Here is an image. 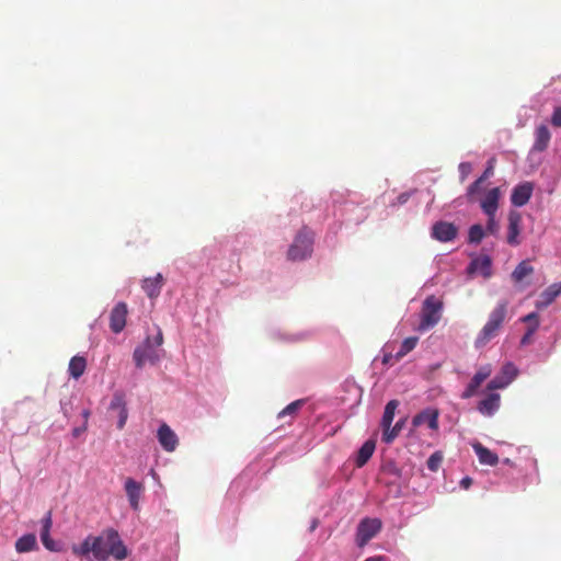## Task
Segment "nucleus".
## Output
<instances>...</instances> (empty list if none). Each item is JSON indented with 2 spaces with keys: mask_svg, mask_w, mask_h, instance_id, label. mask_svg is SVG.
<instances>
[{
  "mask_svg": "<svg viewBox=\"0 0 561 561\" xmlns=\"http://www.w3.org/2000/svg\"><path fill=\"white\" fill-rule=\"evenodd\" d=\"M128 551L122 541L118 533L108 528L100 536H95V559L99 561H106L110 557L115 560H124L127 558Z\"/></svg>",
  "mask_w": 561,
  "mask_h": 561,
  "instance_id": "1",
  "label": "nucleus"
},
{
  "mask_svg": "<svg viewBox=\"0 0 561 561\" xmlns=\"http://www.w3.org/2000/svg\"><path fill=\"white\" fill-rule=\"evenodd\" d=\"M507 307L506 300H501L490 312L488 321L478 333L474 346L481 348L485 346L491 340L499 335L503 324L507 320Z\"/></svg>",
  "mask_w": 561,
  "mask_h": 561,
  "instance_id": "2",
  "label": "nucleus"
},
{
  "mask_svg": "<svg viewBox=\"0 0 561 561\" xmlns=\"http://www.w3.org/2000/svg\"><path fill=\"white\" fill-rule=\"evenodd\" d=\"M444 304L434 295L425 298L421 310V321L417 327L419 331H427L434 328L442 318Z\"/></svg>",
  "mask_w": 561,
  "mask_h": 561,
  "instance_id": "3",
  "label": "nucleus"
},
{
  "mask_svg": "<svg viewBox=\"0 0 561 561\" xmlns=\"http://www.w3.org/2000/svg\"><path fill=\"white\" fill-rule=\"evenodd\" d=\"M312 233L307 229H302L298 232L293 244L288 249V259L291 261H300L310 256L312 252Z\"/></svg>",
  "mask_w": 561,
  "mask_h": 561,
  "instance_id": "4",
  "label": "nucleus"
},
{
  "mask_svg": "<svg viewBox=\"0 0 561 561\" xmlns=\"http://www.w3.org/2000/svg\"><path fill=\"white\" fill-rule=\"evenodd\" d=\"M382 527V523L379 518L366 517L362 519L357 526L356 531V543L359 548H363L373 539Z\"/></svg>",
  "mask_w": 561,
  "mask_h": 561,
  "instance_id": "5",
  "label": "nucleus"
},
{
  "mask_svg": "<svg viewBox=\"0 0 561 561\" xmlns=\"http://www.w3.org/2000/svg\"><path fill=\"white\" fill-rule=\"evenodd\" d=\"M457 227L447 221H437L432 227V237L440 242H449L457 237Z\"/></svg>",
  "mask_w": 561,
  "mask_h": 561,
  "instance_id": "6",
  "label": "nucleus"
},
{
  "mask_svg": "<svg viewBox=\"0 0 561 561\" xmlns=\"http://www.w3.org/2000/svg\"><path fill=\"white\" fill-rule=\"evenodd\" d=\"M127 313L128 310L125 302H118L114 306L110 314V328L114 333H119L124 330Z\"/></svg>",
  "mask_w": 561,
  "mask_h": 561,
  "instance_id": "7",
  "label": "nucleus"
},
{
  "mask_svg": "<svg viewBox=\"0 0 561 561\" xmlns=\"http://www.w3.org/2000/svg\"><path fill=\"white\" fill-rule=\"evenodd\" d=\"M134 360L138 368L144 367L147 362L154 363L158 360V354L154 347H152L151 342L147 339L146 343L141 346H138L134 351Z\"/></svg>",
  "mask_w": 561,
  "mask_h": 561,
  "instance_id": "8",
  "label": "nucleus"
},
{
  "mask_svg": "<svg viewBox=\"0 0 561 561\" xmlns=\"http://www.w3.org/2000/svg\"><path fill=\"white\" fill-rule=\"evenodd\" d=\"M110 409L112 411H117V413H118L117 427L119 430H122L125 426L127 417H128V411H127V407H126V400H125L124 392L116 391L113 394V398H112V401L110 404Z\"/></svg>",
  "mask_w": 561,
  "mask_h": 561,
  "instance_id": "9",
  "label": "nucleus"
},
{
  "mask_svg": "<svg viewBox=\"0 0 561 561\" xmlns=\"http://www.w3.org/2000/svg\"><path fill=\"white\" fill-rule=\"evenodd\" d=\"M534 185L530 182H524L514 187L511 202L514 206L522 207L526 205L533 194Z\"/></svg>",
  "mask_w": 561,
  "mask_h": 561,
  "instance_id": "10",
  "label": "nucleus"
},
{
  "mask_svg": "<svg viewBox=\"0 0 561 561\" xmlns=\"http://www.w3.org/2000/svg\"><path fill=\"white\" fill-rule=\"evenodd\" d=\"M158 440L165 451H174L179 444L178 436L165 423L158 430Z\"/></svg>",
  "mask_w": 561,
  "mask_h": 561,
  "instance_id": "11",
  "label": "nucleus"
},
{
  "mask_svg": "<svg viewBox=\"0 0 561 561\" xmlns=\"http://www.w3.org/2000/svg\"><path fill=\"white\" fill-rule=\"evenodd\" d=\"M501 405V396L495 392L488 393L477 407V410L484 416H492Z\"/></svg>",
  "mask_w": 561,
  "mask_h": 561,
  "instance_id": "12",
  "label": "nucleus"
},
{
  "mask_svg": "<svg viewBox=\"0 0 561 561\" xmlns=\"http://www.w3.org/2000/svg\"><path fill=\"white\" fill-rule=\"evenodd\" d=\"M125 491L131 508L137 511L139 508V501L144 491L142 483L134 480L133 478H127L125 481Z\"/></svg>",
  "mask_w": 561,
  "mask_h": 561,
  "instance_id": "13",
  "label": "nucleus"
},
{
  "mask_svg": "<svg viewBox=\"0 0 561 561\" xmlns=\"http://www.w3.org/2000/svg\"><path fill=\"white\" fill-rule=\"evenodd\" d=\"M164 278L162 274L158 273L153 277H147L141 283V288L150 299H156L162 289Z\"/></svg>",
  "mask_w": 561,
  "mask_h": 561,
  "instance_id": "14",
  "label": "nucleus"
},
{
  "mask_svg": "<svg viewBox=\"0 0 561 561\" xmlns=\"http://www.w3.org/2000/svg\"><path fill=\"white\" fill-rule=\"evenodd\" d=\"M520 224H522L520 214L518 211L512 210L508 215V231H507V242L511 245H517L519 243L517 238L520 232Z\"/></svg>",
  "mask_w": 561,
  "mask_h": 561,
  "instance_id": "15",
  "label": "nucleus"
},
{
  "mask_svg": "<svg viewBox=\"0 0 561 561\" xmlns=\"http://www.w3.org/2000/svg\"><path fill=\"white\" fill-rule=\"evenodd\" d=\"M412 423H413V426H420L423 424H427V426L431 430H437L438 428V411L432 410V409L424 410L413 417Z\"/></svg>",
  "mask_w": 561,
  "mask_h": 561,
  "instance_id": "16",
  "label": "nucleus"
},
{
  "mask_svg": "<svg viewBox=\"0 0 561 561\" xmlns=\"http://www.w3.org/2000/svg\"><path fill=\"white\" fill-rule=\"evenodd\" d=\"M501 192L499 187L491 188L481 201V208L485 215L496 214Z\"/></svg>",
  "mask_w": 561,
  "mask_h": 561,
  "instance_id": "17",
  "label": "nucleus"
},
{
  "mask_svg": "<svg viewBox=\"0 0 561 561\" xmlns=\"http://www.w3.org/2000/svg\"><path fill=\"white\" fill-rule=\"evenodd\" d=\"M551 134L546 125H539L535 130V141L531 150L536 152L545 151L550 142Z\"/></svg>",
  "mask_w": 561,
  "mask_h": 561,
  "instance_id": "18",
  "label": "nucleus"
},
{
  "mask_svg": "<svg viewBox=\"0 0 561 561\" xmlns=\"http://www.w3.org/2000/svg\"><path fill=\"white\" fill-rule=\"evenodd\" d=\"M561 294V282L550 285L540 294V299L537 301V308H547L554 299Z\"/></svg>",
  "mask_w": 561,
  "mask_h": 561,
  "instance_id": "19",
  "label": "nucleus"
},
{
  "mask_svg": "<svg viewBox=\"0 0 561 561\" xmlns=\"http://www.w3.org/2000/svg\"><path fill=\"white\" fill-rule=\"evenodd\" d=\"M473 449L480 463L488 466H496L499 462V456L491 451L489 448L484 447L480 443L473 444Z\"/></svg>",
  "mask_w": 561,
  "mask_h": 561,
  "instance_id": "20",
  "label": "nucleus"
},
{
  "mask_svg": "<svg viewBox=\"0 0 561 561\" xmlns=\"http://www.w3.org/2000/svg\"><path fill=\"white\" fill-rule=\"evenodd\" d=\"M376 448V443L373 439L366 440L357 453L355 463L358 468H362L371 458Z\"/></svg>",
  "mask_w": 561,
  "mask_h": 561,
  "instance_id": "21",
  "label": "nucleus"
},
{
  "mask_svg": "<svg viewBox=\"0 0 561 561\" xmlns=\"http://www.w3.org/2000/svg\"><path fill=\"white\" fill-rule=\"evenodd\" d=\"M37 549V540L34 534H26L15 541V550L25 553Z\"/></svg>",
  "mask_w": 561,
  "mask_h": 561,
  "instance_id": "22",
  "label": "nucleus"
},
{
  "mask_svg": "<svg viewBox=\"0 0 561 561\" xmlns=\"http://www.w3.org/2000/svg\"><path fill=\"white\" fill-rule=\"evenodd\" d=\"M87 359L83 356H73L68 366L70 376L75 379H79L85 371Z\"/></svg>",
  "mask_w": 561,
  "mask_h": 561,
  "instance_id": "23",
  "label": "nucleus"
},
{
  "mask_svg": "<svg viewBox=\"0 0 561 561\" xmlns=\"http://www.w3.org/2000/svg\"><path fill=\"white\" fill-rule=\"evenodd\" d=\"M72 552L76 556H88L90 552L95 557V536H88L79 546L72 547Z\"/></svg>",
  "mask_w": 561,
  "mask_h": 561,
  "instance_id": "24",
  "label": "nucleus"
},
{
  "mask_svg": "<svg viewBox=\"0 0 561 561\" xmlns=\"http://www.w3.org/2000/svg\"><path fill=\"white\" fill-rule=\"evenodd\" d=\"M72 552L76 556H88L90 552L95 557V536H88L79 546L72 547Z\"/></svg>",
  "mask_w": 561,
  "mask_h": 561,
  "instance_id": "25",
  "label": "nucleus"
},
{
  "mask_svg": "<svg viewBox=\"0 0 561 561\" xmlns=\"http://www.w3.org/2000/svg\"><path fill=\"white\" fill-rule=\"evenodd\" d=\"M469 271L470 272L479 271L484 276H490V274H491V260H490V257L484 255V256H481V257H478V259L473 260L470 263Z\"/></svg>",
  "mask_w": 561,
  "mask_h": 561,
  "instance_id": "26",
  "label": "nucleus"
},
{
  "mask_svg": "<svg viewBox=\"0 0 561 561\" xmlns=\"http://www.w3.org/2000/svg\"><path fill=\"white\" fill-rule=\"evenodd\" d=\"M534 273V267L528 261H522L512 273V278L516 283H520L527 276Z\"/></svg>",
  "mask_w": 561,
  "mask_h": 561,
  "instance_id": "27",
  "label": "nucleus"
},
{
  "mask_svg": "<svg viewBox=\"0 0 561 561\" xmlns=\"http://www.w3.org/2000/svg\"><path fill=\"white\" fill-rule=\"evenodd\" d=\"M398 405H399V402L397 400H390L386 404L383 415L381 419V428L382 430L385 427H390V425L392 424L394 413H396Z\"/></svg>",
  "mask_w": 561,
  "mask_h": 561,
  "instance_id": "28",
  "label": "nucleus"
},
{
  "mask_svg": "<svg viewBox=\"0 0 561 561\" xmlns=\"http://www.w3.org/2000/svg\"><path fill=\"white\" fill-rule=\"evenodd\" d=\"M404 425V420H399L394 426L385 427L382 430V442L386 444H391L400 434L402 427Z\"/></svg>",
  "mask_w": 561,
  "mask_h": 561,
  "instance_id": "29",
  "label": "nucleus"
},
{
  "mask_svg": "<svg viewBox=\"0 0 561 561\" xmlns=\"http://www.w3.org/2000/svg\"><path fill=\"white\" fill-rule=\"evenodd\" d=\"M419 337L417 336H410L403 340L401 343L400 350L394 355L396 360H400L403 358L408 353L413 351L415 346L417 345Z\"/></svg>",
  "mask_w": 561,
  "mask_h": 561,
  "instance_id": "30",
  "label": "nucleus"
},
{
  "mask_svg": "<svg viewBox=\"0 0 561 561\" xmlns=\"http://www.w3.org/2000/svg\"><path fill=\"white\" fill-rule=\"evenodd\" d=\"M484 237V229L481 225L476 224L469 228L468 241L469 243H480Z\"/></svg>",
  "mask_w": 561,
  "mask_h": 561,
  "instance_id": "31",
  "label": "nucleus"
},
{
  "mask_svg": "<svg viewBox=\"0 0 561 561\" xmlns=\"http://www.w3.org/2000/svg\"><path fill=\"white\" fill-rule=\"evenodd\" d=\"M482 382L483 381L474 375L471 378V380L468 383V386L465 389V391L462 392L461 398L462 399H469V398L473 397L477 393V391L480 388V386L482 385Z\"/></svg>",
  "mask_w": 561,
  "mask_h": 561,
  "instance_id": "32",
  "label": "nucleus"
},
{
  "mask_svg": "<svg viewBox=\"0 0 561 561\" xmlns=\"http://www.w3.org/2000/svg\"><path fill=\"white\" fill-rule=\"evenodd\" d=\"M518 370L513 363H506L501 369V376L507 379L508 385L516 378Z\"/></svg>",
  "mask_w": 561,
  "mask_h": 561,
  "instance_id": "33",
  "label": "nucleus"
},
{
  "mask_svg": "<svg viewBox=\"0 0 561 561\" xmlns=\"http://www.w3.org/2000/svg\"><path fill=\"white\" fill-rule=\"evenodd\" d=\"M302 404H304V400H296V401L289 403L286 408H284L278 413V419H283L287 415L294 416L297 413V411L302 407Z\"/></svg>",
  "mask_w": 561,
  "mask_h": 561,
  "instance_id": "34",
  "label": "nucleus"
},
{
  "mask_svg": "<svg viewBox=\"0 0 561 561\" xmlns=\"http://www.w3.org/2000/svg\"><path fill=\"white\" fill-rule=\"evenodd\" d=\"M443 462V455L440 451H435L430 456V458L426 461V466L428 470L435 472L439 469L440 465Z\"/></svg>",
  "mask_w": 561,
  "mask_h": 561,
  "instance_id": "35",
  "label": "nucleus"
},
{
  "mask_svg": "<svg viewBox=\"0 0 561 561\" xmlns=\"http://www.w3.org/2000/svg\"><path fill=\"white\" fill-rule=\"evenodd\" d=\"M483 181L481 178H478L471 185H469L467 190V198L469 202H473L477 194H479L482 190Z\"/></svg>",
  "mask_w": 561,
  "mask_h": 561,
  "instance_id": "36",
  "label": "nucleus"
},
{
  "mask_svg": "<svg viewBox=\"0 0 561 561\" xmlns=\"http://www.w3.org/2000/svg\"><path fill=\"white\" fill-rule=\"evenodd\" d=\"M508 386L507 379H504L501 375L495 376L489 383L486 389L491 392L496 389H503Z\"/></svg>",
  "mask_w": 561,
  "mask_h": 561,
  "instance_id": "37",
  "label": "nucleus"
},
{
  "mask_svg": "<svg viewBox=\"0 0 561 561\" xmlns=\"http://www.w3.org/2000/svg\"><path fill=\"white\" fill-rule=\"evenodd\" d=\"M41 540L47 550L58 551V547L56 542L50 538L49 533H41Z\"/></svg>",
  "mask_w": 561,
  "mask_h": 561,
  "instance_id": "38",
  "label": "nucleus"
},
{
  "mask_svg": "<svg viewBox=\"0 0 561 561\" xmlns=\"http://www.w3.org/2000/svg\"><path fill=\"white\" fill-rule=\"evenodd\" d=\"M488 216V222H486V232L490 234H496L500 226L499 222L495 220V214L486 215Z\"/></svg>",
  "mask_w": 561,
  "mask_h": 561,
  "instance_id": "39",
  "label": "nucleus"
},
{
  "mask_svg": "<svg viewBox=\"0 0 561 561\" xmlns=\"http://www.w3.org/2000/svg\"><path fill=\"white\" fill-rule=\"evenodd\" d=\"M472 171V165L470 162H461L459 164V173H460V178H461V182H463L467 176L471 173Z\"/></svg>",
  "mask_w": 561,
  "mask_h": 561,
  "instance_id": "40",
  "label": "nucleus"
},
{
  "mask_svg": "<svg viewBox=\"0 0 561 561\" xmlns=\"http://www.w3.org/2000/svg\"><path fill=\"white\" fill-rule=\"evenodd\" d=\"M51 525H53L51 512L49 511L46 513L45 517L42 519L41 533H50Z\"/></svg>",
  "mask_w": 561,
  "mask_h": 561,
  "instance_id": "41",
  "label": "nucleus"
},
{
  "mask_svg": "<svg viewBox=\"0 0 561 561\" xmlns=\"http://www.w3.org/2000/svg\"><path fill=\"white\" fill-rule=\"evenodd\" d=\"M494 162H495L494 158L489 160L488 167L485 168L484 172L480 176L483 181H486L490 176L493 175V173H494Z\"/></svg>",
  "mask_w": 561,
  "mask_h": 561,
  "instance_id": "42",
  "label": "nucleus"
},
{
  "mask_svg": "<svg viewBox=\"0 0 561 561\" xmlns=\"http://www.w3.org/2000/svg\"><path fill=\"white\" fill-rule=\"evenodd\" d=\"M551 124L561 128V106H557L551 115Z\"/></svg>",
  "mask_w": 561,
  "mask_h": 561,
  "instance_id": "43",
  "label": "nucleus"
},
{
  "mask_svg": "<svg viewBox=\"0 0 561 561\" xmlns=\"http://www.w3.org/2000/svg\"><path fill=\"white\" fill-rule=\"evenodd\" d=\"M491 373H492L491 366L485 365V366H482L474 375L478 378H480L482 381H484L485 379H488L490 377Z\"/></svg>",
  "mask_w": 561,
  "mask_h": 561,
  "instance_id": "44",
  "label": "nucleus"
},
{
  "mask_svg": "<svg viewBox=\"0 0 561 561\" xmlns=\"http://www.w3.org/2000/svg\"><path fill=\"white\" fill-rule=\"evenodd\" d=\"M522 321L531 324V323L539 322V318L536 312H530V313L526 314L525 317H523Z\"/></svg>",
  "mask_w": 561,
  "mask_h": 561,
  "instance_id": "45",
  "label": "nucleus"
},
{
  "mask_svg": "<svg viewBox=\"0 0 561 561\" xmlns=\"http://www.w3.org/2000/svg\"><path fill=\"white\" fill-rule=\"evenodd\" d=\"M533 336L534 334L531 333V331L527 330L520 340V344L523 346L530 344L533 342Z\"/></svg>",
  "mask_w": 561,
  "mask_h": 561,
  "instance_id": "46",
  "label": "nucleus"
},
{
  "mask_svg": "<svg viewBox=\"0 0 561 561\" xmlns=\"http://www.w3.org/2000/svg\"><path fill=\"white\" fill-rule=\"evenodd\" d=\"M472 484V479L469 478V477H465L461 481H460V485L463 488V489H469V486Z\"/></svg>",
  "mask_w": 561,
  "mask_h": 561,
  "instance_id": "47",
  "label": "nucleus"
},
{
  "mask_svg": "<svg viewBox=\"0 0 561 561\" xmlns=\"http://www.w3.org/2000/svg\"><path fill=\"white\" fill-rule=\"evenodd\" d=\"M163 343V335L162 332L159 331L157 336L154 337V344L156 346H160Z\"/></svg>",
  "mask_w": 561,
  "mask_h": 561,
  "instance_id": "48",
  "label": "nucleus"
},
{
  "mask_svg": "<svg viewBox=\"0 0 561 561\" xmlns=\"http://www.w3.org/2000/svg\"><path fill=\"white\" fill-rule=\"evenodd\" d=\"M365 561H386V558L383 556H376V557H370V558L366 559Z\"/></svg>",
  "mask_w": 561,
  "mask_h": 561,
  "instance_id": "49",
  "label": "nucleus"
},
{
  "mask_svg": "<svg viewBox=\"0 0 561 561\" xmlns=\"http://www.w3.org/2000/svg\"><path fill=\"white\" fill-rule=\"evenodd\" d=\"M539 328V322H536V323H531L527 330L531 331L533 334H535V332L538 330Z\"/></svg>",
  "mask_w": 561,
  "mask_h": 561,
  "instance_id": "50",
  "label": "nucleus"
},
{
  "mask_svg": "<svg viewBox=\"0 0 561 561\" xmlns=\"http://www.w3.org/2000/svg\"><path fill=\"white\" fill-rule=\"evenodd\" d=\"M84 431H85V426H84L83 428H79V427H77V428H75V430L72 431V435H73L75 437H78V436H79L82 432H84Z\"/></svg>",
  "mask_w": 561,
  "mask_h": 561,
  "instance_id": "51",
  "label": "nucleus"
},
{
  "mask_svg": "<svg viewBox=\"0 0 561 561\" xmlns=\"http://www.w3.org/2000/svg\"><path fill=\"white\" fill-rule=\"evenodd\" d=\"M409 198V195L408 194H401L398 199L401 204L405 203Z\"/></svg>",
  "mask_w": 561,
  "mask_h": 561,
  "instance_id": "52",
  "label": "nucleus"
},
{
  "mask_svg": "<svg viewBox=\"0 0 561 561\" xmlns=\"http://www.w3.org/2000/svg\"><path fill=\"white\" fill-rule=\"evenodd\" d=\"M82 415H83L84 422L87 423L89 415H90L89 410H83Z\"/></svg>",
  "mask_w": 561,
  "mask_h": 561,
  "instance_id": "53",
  "label": "nucleus"
},
{
  "mask_svg": "<svg viewBox=\"0 0 561 561\" xmlns=\"http://www.w3.org/2000/svg\"><path fill=\"white\" fill-rule=\"evenodd\" d=\"M391 357H392V355H391V354H386V355L383 356V360H382V362H383L385 364H387V363H389V360L391 359Z\"/></svg>",
  "mask_w": 561,
  "mask_h": 561,
  "instance_id": "54",
  "label": "nucleus"
}]
</instances>
